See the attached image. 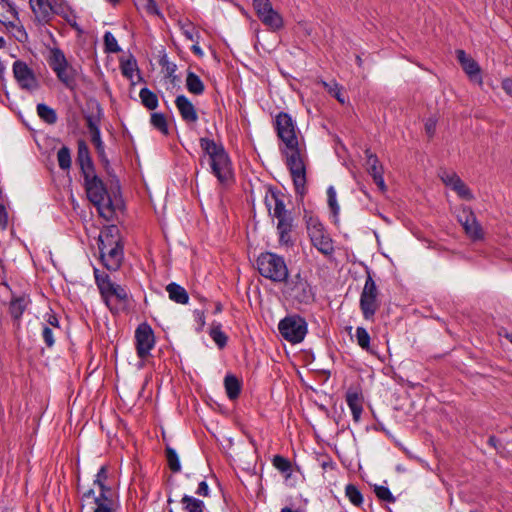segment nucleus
Wrapping results in <instances>:
<instances>
[{"label": "nucleus", "instance_id": "1", "mask_svg": "<svg viewBox=\"0 0 512 512\" xmlns=\"http://www.w3.org/2000/svg\"><path fill=\"white\" fill-rule=\"evenodd\" d=\"M274 125L277 136L284 145L281 152L286 158V165L290 171L295 192L304 195L306 192L305 151L299 144L296 123L291 115L280 112L275 117Z\"/></svg>", "mask_w": 512, "mask_h": 512}, {"label": "nucleus", "instance_id": "2", "mask_svg": "<svg viewBox=\"0 0 512 512\" xmlns=\"http://www.w3.org/2000/svg\"><path fill=\"white\" fill-rule=\"evenodd\" d=\"M199 143L203 152L201 163L204 157H208L211 173L218 181L223 185L231 183L234 177L232 162L222 143L207 137L200 138Z\"/></svg>", "mask_w": 512, "mask_h": 512}, {"label": "nucleus", "instance_id": "3", "mask_svg": "<svg viewBox=\"0 0 512 512\" xmlns=\"http://www.w3.org/2000/svg\"><path fill=\"white\" fill-rule=\"evenodd\" d=\"M100 259L109 271H117L123 262V243L117 226L111 225L100 232L98 239Z\"/></svg>", "mask_w": 512, "mask_h": 512}, {"label": "nucleus", "instance_id": "4", "mask_svg": "<svg viewBox=\"0 0 512 512\" xmlns=\"http://www.w3.org/2000/svg\"><path fill=\"white\" fill-rule=\"evenodd\" d=\"M95 283L101 297L112 313H118L128 304V293L124 287L111 281L110 277L94 269Z\"/></svg>", "mask_w": 512, "mask_h": 512}, {"label": "nucleus", "instance_id": "5", "mask_svg": "<svg viewBox=\"0 0 512 512\" xmlns=\"http://www.w3.org/2000/svg\"><path fill=\"white\" fill-rule=\"evenodd\" d=\"M29 6L38 26L50 24L56 15L63 17L68 23L75 19L70 8L61 0H29Z\"/></svg>", "mask_w": 512, "mask_h": 512}, {"label": "nucleus", "instance_id": "6", "mask_svg": "<svg viewBox=\"0 0 512 512\" xmlns=\"http://www.w3.org/2000/svg\"><path fill=\"white\" fill-rule=\"evenodd\" d=\"M84 187L88 199L92 202L103 217L113 214V202L107 188L95 171L83 175Z\"/></svg>", "mask_w": 512, "mask_h": 512}, {"label": "nucleus", "instance_id": "7", "mask_svg": "<svg viewBox=\"0 0 512 512\" xmlns=\"http://www.w3.org/2000/svg\"><path fill=\"white\" fill-rule=\"evenodd\" d=\"M256 264L261 276L277 283L287 281L289 272L283 257L271 252L261 253Z\"/></svg>", "mask_w": 512, "mask_h": 512}, {"label": "nucleus", "instance_id": "8", "mask_svg": "<svg viewBox=\"0 0 512 512\" xmlns=\"http://www.w3.org/2000/svg\"><path fill=\"white\" fill-rule=\"evenodd\" d=\"M47 62L57 79L68 89H74L77 84V70L68 63L63 51L59 48H52L49 52Z\"/></svg>", "mask_w": 512, "mask_h": 512}, {"label": "nucleus", "instance_id": "9", "mask_svg": "<svg viewBox=\"0 0 512 512\" xmlns=\"http://www.w3.org/2000/svg\"><path fill=\"white\" fill-rule=\"evenodd\" d=\"M306 227L312 245L323 255L330 256L334 253V245L331 237L326 232L323 224L317 217L305 215Z\"/></svg>", "mask_w": 512, "mask_h": 512}, {"label": "nucleus", "instance_id": "10", "mask_svg": "<svg viewBox=\"0 0 512 512\" xmlns=\"http://www.w3.org/2000/svg\"><path fill=\"white\" fill-rule=\"evenodd\" d=\"M380 305L379 290L371 274L368 272L359 300L363 318L365 320H373Z\"/></svg>", "mask_w": 512, "mask_h": 512}, {"label": "nucleus", "instance_id": "11", "mask_svg": "<svg viewBox=\"0 0 512 512\" xmlns=\"http://www.w3.org/2000/svg\"><path fill=\"white\" fill-rule=\"evenodd\" d=\"M281 336L292 344L301 343L307 332V322L299 315H290L283 318L278 324Z\"/></svg>", "mask_w": 512, "mask_h": 512}, {"label": "nucleus", "instance_id": "12", "mask_svg": "<svg viewBox=\"0 0 512 512\" xmlns=\"http://www.w3.org/2000/svg\"><path fill=\"white\" fill-rule=\"evenodd\" d=\"M252 4L257 17L270 30L278 31L283 28V18L273 9L270 0H252Z\"/></svg>", "mask_w": 512, "mask_h": 512}, {"label": "nucleus", "instance_id": "13", "mask_svg": "<svg viewBox=\"0 0 512 512\" xmlns=\"http://www.w3.org/2000/svg\"><path fill=\"white\" fill-rule=\"evenodd\" d=\"M457 219L468 238L473 241H479L484 238L483 228L470 207L461 206L457 214Z\"/></svg>", "mask_w": 512, "mask_h": 512}, {"label": "nucleus", "instance_id": "14", "mask_svg": "<svg viewBox=\"0 0 512 512\" xmlns=\"http://www.w3.org/2000/svg\"><path fill=\"white\" fill-rule=\"evenodd\" d=\"M286 288L289 296L299 303L308 304L314 300L312 287L299 273L291 281H286Z\"/></svg>", "mask_w": 512, "mask_h": 512}, {"label": "nucleus", "instance_id": "15", "mask_svg": "<svg viewBox=\"0 0 512 512\" xmlns=\"http://www.w3.org/2000/svg\"><path fill=\"white\" fill-rule=\"evenodd\" d=\"M135 344L138 357L146 359L155 345L154 332L149 324L141 323L136 328Z\"/></svg>", "mask_w": 512, "mask_h": 512}, {"label": "nucleus", "instance_id": "16", "mask_svg": "<svg viewBox=\"0 0 512 512\" xmlns=\"http://www.w3.org/2000/svg\"><path fill=\"white\" fill-rule=\"evenodd\" d=\"M13 75L21 89L32 92L39 88L35 73L24 61L13 63Z\"/></svg>", "mask_w": 512, "mask_h": 512}, {"label": "nucleus", "instance_id": "17", "mask_svg": "<svg viewBox=\"0 0 512 512\" xmlns=\"http://www.w3.org/2000/svg\"><path fill=\"white\" fill-rule=\"evenodd\" d=\"M439 178L448 187L464 200L470 201L474 199V195L470 188L462 181V179L453 171L442 169L439 171Z\"/></svg>", "mask_w": 512, "mask_h": 512}, {"label": "nucleus", "instance_id": "18", "mask_svg": "<svg viewBox=\"0 0 512 512\" xmlns=\"http://www.w3.org/2000/svg\"><path fill=\"white\" fill-rule=\"evenodd\" d=\"M98 487V495H96L95 490L93 488L88 489L82 494L81 503L90 504L92 500L94 501H119L118 495L115 491L109 486V483H96L93 484Z\"/></svg>", "mask_w": 512, "mask_h": 512}, {"label": "nucleus", "instance_id": "19", "mask_svg": "<svg viewBox=\"0 0 512 512\" xmlns=\"http://www.w3.org/2000/svg\"><path fill=\"white\" fill-rule=\"evenodd\" d=\"M283 197V194L274 190H269L265 196V204L269 213L276 219L291 214L286 210Z\"/></svg>", "mask_w": 512, "mask_h": 512}, {"label": "nucleus", "instance_id": "20", "mask_svg": "<svg viewBox=\"0 0 512 512\" xmlns=\"http://www.w3.org/2000/svg\"><path fill=\"white\" fill-rule=\"evenodd\" d=\"M457 60L459 61L461 67L465 71V73L469 76L472 81L477 82L478 84H482V77L480 75V67L478 63L466 54L464 50L456 51Z\"/></svg>", "mask_w": 512, "mask_h": 512}, {"label": "nucleus", "instance_id": "21", "mask_svg": "<svg viewBox=\"0 0 512 512\" xmlns=\"http://www.w3.org/2000/svg\"><path fill=\"white\" fill-rule=\"evenodd\" d=\"M366 167L369 174L372 176L378 188L384 192L386 191V184L383 178V167L375 154L366 150Z\"/></svg>", "mask_w": 512, "mask_h": 512}, {"label": "nucleus", "instance_id": "22", "mask_svg": "<svg viewBox=\"0 0 512 512\" xmlns=\"http://www.w3.org/2000/svg\"><path fill=\"white\" fill-rule=\"evenodd\" d=\"M175 106L184 122L196 123L198 121L196 108L185 95H178L176 97Z\"/></svg>", "mask_w": 512, "mask_h": 512}, {"label": "nucleus", "instance_id": "23", "mask_svg": "<svg viewBox=\"0 0 512 512\" xmlns=\"http://www.w3.org/2000/svg\"><path fill=\"white\" fill-rule=\"evenodd\" d=\"M346 403L351 410L353 420L359 422L363 412L362 394L357 389H348L346 392Z\"/></svg>", "mask_w": 512, "mask_h": 512}, {"label": "nucleus", "instance_id": "24", "mask_svg": "<svg viewBox=\"0 0 512 512\" xmlns=\"http://www.w3.org/2000/svg\"><path fill=\"white\" fill-rule=\"evenodd\" d=\"M77 145V161L79 163L82 175L95 171V167L86 142L83 140H79Z\"/></svg>", "mask_w": 512, "mask_h": 512}, {"label": "nucleus", "instance_id": "25", "mask_svg": "<svg viewBox=\"0 0 512 512\" xmlns=\"http://www.w3.org/2000/svg\"><path fill=\"white\" fill-rule=\"evenodd\" d=\"M120 70L122 75L134 84V76L141 79L140 72L138 69L137 61L133 55H129L127 58L122 57L120 59Z\"/></svg>", "mask_w": 512, "mask_h": 512}, {"label": "nucleus", "instance_id": "26", "mask_svg": "<svg viewBox=\"0 0 512 512\" xmlns=\"http://www.w3.org/2000/svg\"><path fill=\"white\" fill-rule=\"evenodd\" d=\"M277 231L279 234V242L281 244H289L291 242V231L293 228V218L291 214L277 219Z\"/></svg>", "mask_w": 512, "mask_h": 512}, {"label": "nucleus", "instance_id": "27", "mask_svg": "<svg viewBox=\"0 0 512 512\" xmlns=\"http://www.w3.org/2000/svg\"><path fill=\"white\" fill-rule=\"evenodd\" d=\"M18 19L16 7L8 0H0V23L6 26H14Z\"/></svg>", "mask_w": 512, "mask_h": 512}, {"label": "nucleus", "instance_id": "28", "mask_svg": "<svg viewBox=\"0 0 512 512\" xmlns=\"http://www.w3.org/2000/svg\"><path fill=\"white\" fill-rule=\"evenodd\" d=\"M166 291L169 298L178 304H187L189 301V295L187 291L177 283H169L166 286Z\"/></svg>", "mask_w": 512, "mask_h": 512}, {"label": "nucleus", "instance_id": "29", "mask_svg": "<svg viewBox=\"0 0 512 512\" xmlns=\"http://www.w3.org/2000/svg\"><path fill=\"white\" fill-rule=\"evenodd\" d=\"M273 466L283 474L285 481L292 485L290 483L292 479V464L289 459L281 456V455H275L272 459Z\"/></svg>", "mask_w": 512, "mask_h": 512}, {"label": "nucleus", "instance_id": "30", "mask_svg": "<svg viewBox=\"0 0 512 512\" xmlns=\"http://www.w3.org/2000/svg\"><path fill=\"white\" fill-rule=\"evenodd\" d=\"M28 302L29 300L26 296L13 297L11 299L9 312L13 319L19 320L22 317Z\"/></svg>", "mask_w": 512, "mask_h": 512}, {"label": "nucleus", "instance_id": "31", "mask_svg": "<svg viewBox=\"0 0 512 512\" xmlns=\"http://www.w3.org/2000/svg\"><path fill=\"white\" fill-rule=\"evenodd\" d=\"M226 394L230 400H235L241 392V382L234 375H226L224 378Z\"/></svg>", "mask_w": 512, "mask_h": 512}, {"label": "nucleus", "instance_id": "32", "mask_svg": "<svg viewBox=\"0 0 512 512\" xmlns=\"http://www.w3.org/2000/svg\"><path fill=\"white\" fill-rule=\"evenodd\" d=\"M82 508L92 509L93 512H117L119 508V501H94L92 503H81Z\"/></svg>", "mask_w": 512, "mask_h": 512}, {"label": "nucleus", "instance_id": "33", "mask_svg": "<svg viewBox=\"0 0 512 512\" xmlns=\"http://www.w3.org/2000/svg\"><path fill=\"white\" fill-rule=\"evenodd\" d=\"M186 88L194 95H201L205 90L203 81L192 71H188L186 77Z\"/></svg>", "mask_w": 512, "mask_h": 512}, {"label": "nucleus", "instance_id": "34", "mask_svg": "<svg viewBox=\"0 0 512 512\" xmlns=\"http://www.w3.org/2000/svg\"><path fill=\"white\" fill-rule=\"evenodd\" d=\"M95 109V112H91L89 114L84 115V119L89 133L99 129L101 125L103 110L98 103L95 104Z\"/></svg>", "mask_w": 512, "mask_h": 512}, {"label": "nucleus", "instance_id": "35", "mask_svg": "<svg viewBox=\"0 0 512 512\" xmlns=\"http://www.w3.org/2000/svg\"><path fill=\"white\" fill-rule=\"evenodd\" d=\"M181 504L185 512H204L205 510L204 502L193 496L184 495L181 499Z\"/></svg>", "mask_w": 512, "mask_h": 512}, {"label": "nucleus", "instance_id": "36", "mask_svg": "<svg viewBox=\"0 0 512 512\" xmlns=\"http://www.w3.org/2000/svg\"><path fill=\"white\" fill-rule=\"evenodd\" d=\"M139 97L141 99V103L147 109L155 110L158 107L157 95L147 87H144L140 90Z\"/></svg>", "mask_w": 512, "mask_h": 512}, {"label": "nucleus", "instance_id": "37", "mask_svg": "<svg viewBox=\"0 0 512 512\" xmlns=\"http://www.w3.org/2000/svg\"><path fill=\"white\" fill-rule=\"evenodd\" d=\"M37 114L47 124H55L57 122L56 111L44 103L37 105Z\"/></svg>", "mask_w": 512, "mask_h": 512}, {"label": "nucleus", "instance_id": "38", "mask_svg": "<svg viewBox=\"0 0 512 512\" xmlns=\"http://www.w3.org/2000/svg\"><path fill=\"white\" fill-rule=\"evenodd\" d=\"M150 123L155 129L159 130L162 134L167 135L169 133L167 120L163 113H152L150 117Z\"/></svg>", "mask_w": 512, "mask_h": 512}, {"label": "nucleus", "instance_id": "39", "mask_svg": "<svg viewBox=\"0 0 512 512\" xmlns=\"http://www.w3.org/2000/svg\"><path fill=\"white\" fill-rule=\"evenodd\" d=\"M322 86L327 90V92L335 97L341 104L345 103V97L342 92V87L336 81H321Z\"/></svg>", "mask_w": 512, "mask_h": 512}, {"label": "nucleus", "instance_id": "40", "mask_svg": "<svg viewBox=\"0 0 512 512\" xmlns=\"http://www.w3.org/2000/svg\"><path fill=\"white\" fill-rule=\"evenodd\" d=\"M91 137V142L95 146V149L102 161L108 162L105 154V146L101 138L100 128L89 133Z\"/></svg>", "mask_w": 512, "mask_h": 512}, {"label": "nucleus", "instance_id": "41", "mask_svg": "<svg viewBox=\"0 0 512 512\" xmlns=\"http://www.w3.org/2000/svg\"><path fill=\"white\" fill-rule=\"evenodd\" d=\"M345 495L353 505L359 507L363 504V495L355 485L348 484L345 487Z\"/></svg>", "mask_w": 512, "mask_h": 512}, {"label": "nucleus", "instance_id": "42", "mask_svg": "<svg viewBox=\"0 0 512 512\" xmlns=\"http://www.w3.org/2000/svg\"><path fill=\"white\" fill-rule=\"evenodd\" d=\"M58 165L62 170H68L71 167V151L67 146H62L57 152Z\"/></svg>", "mask_w": 512, "mask_h": 512}, {"label": "nucleus", "instance_id": "43", "mask_svg": "<svg viewBox=\"0 0 512 512\" xmlns=\"http://www.w3.org/2000/svg\"><path fill=\"white\" fill-rule=\"evenodd\" d=\"M166 459L170 470L174 473L181 471V464L177 452L170 446L166 447Z\"/></svg>", "mask_w": 512, "mask_h": 512}, {"label": "nucleus", "instance_id": "44", "mask_svg": "<svg viewBox=\"0 0 512 512\" xmlns=\"http://www.w3.org/2000/svg\"><path fill=\"white\" fill-rule=\"evenodd\" d=\"M357 344L366 351L370 350V335L364 327H357L355 332Z\"/></svg>", "mask_w": 512, "mask_h": 512}, {"label": "nucleus", "instance_id": "45", "mask_svg": "<svg viewBox=\"0 0 512 512\" xmlns=\"http://www.w3.org/2000/svg\"><path fill=\"white\" fill-rule=\"evenodd\" d=\"M181 32L187 40L193 43H199V32L191 22L181 24Z\"/></svg>", "mask_w": 512, "mask_h": 512}, {"label": "nucleus", "instance_id": "46", "mask_svg": "<svg viewBox=\"0 0 512 512\" xmlns=\"http://www.w3.org/2000/svg\"><path fill=\"white\" fill-rule=\"evenodd\" d=\"M209 334L219 348H224L226 346L228 338L226 334L221 330L220 324L213 326Z\"/></svg>", "mask_w": 512, "mask_h": 512}, {"label": "nucleus", "instance_id": "47", "mask_svg": "<svg viewBox=\"0 0 512 512\" xmlns=\"http://www.w3.org/2000/svg\"><path fill=\"white\" fill-rule=\"evenodd\" d=\"M104 47H105V52H107V53H118L121 51V48L118 45L117 39L109 31L105 32V34H104Z\"/></svg>", "mask_w": 512, "mask_h": 512}, {"label": "nucleus", "instance_id": "48", "mask_svg": "<svg viewBox=\"0 0 512 512\" xmlns=\"http://www.w3.org/2000/svg\"><path fill=\"white\" fill-rule=\"evenodd\" d=\"M374 493L377 496V498L381 501H385L388 503H394L396 501V498L393 496L390 489L386 486L376 485L374 487Z\"/></svg>", "mask_w": 512, "mask_h": 512}, {"label": "nucleus", "instance_id": "49", "mask_svg": "<svg viewBox=\"0 0 512 512\" xmlns=\"http://www.w3.org/2000/svg\"><path fill=\"white\" fill-rule=\"evenodd\" d=\"M56 332H58L56 329H52L47 325H43L42 338L48 348H51L54 345Z\"/></svg>", "mask_w": 512, "mask_h": 512}, {"label": "nucleus", "instance_id": "50", "mask_svg": "<svg viewBox=\"0 0 512 512\" xmlns=\"http://www.w3.org/2000/svg\"><path fill=\"white\" fill-rule=\"evenodd\" d=\"M327 197H328V205H329L331 211L333 212V214L336 216L339 213L340 207L337 203L336 191L333 186L328 187Z\"/></svg>", "mask_w": 512, "mask_h": 512}, {"label": "nucleus", "instance_id": "51", "mask_svg": "<svg viewBox=\"0 0 512 512\" xmlns=\"http://www.w3.org/2000/svg\"><path fill=\"white\" fill-rule=\"evenodd\" d=\"M136 5L138 6V8L146 10L149 14L158 13L157 6L154 0L137 1Z\"/></svg>", "mask_w": 512, "mask_h": 512}, {"label": "nucleus", "instance_id": "52", "mask_svg": "<svg viewBox=\"0 0 512 512\" xmlns=\"http://www.w3.org/2000/svg\"><path fill=\"white\" fill-rule=\"evenodd\" d=\"M108 466L103 465L99 468L95 478L93 480V484L96 483H107L108 482Z\"/></svg>", "mask_w": 512, "mask_h": 512}, {"label": "nucleus", "instance_id": "53", "mask_svg": "<svg viewBox=\"0 0 512 512\" xmlns=\"http://www.w3.org/2000/svg\"><path fill=\"white\" fill-rule=\"evenodd\" d=\"M47 326L51 327L52 329H56L57 331H60V325L59 320L56 314L54 313H48L46 318Z\"/></svg>", "mask_w": 512, "mask_h": 512}, {"label": "nucleus", "instance_id": "54", "mask_svg": "<svg viewBox=\"0 0 512 512\" xmlns=\"http://www.w3.org/2000/svg\"><path fill=\"white\" fill-rule=\"evenodd\" d=\"M436 124H437L436 119H434V118L427 119V121L425 123V131L429 137H432L435 134Z\"/></svg>", "mask_w": 512, "mask_h": 512}, {"label": "nucleus", "instance_id": "55", "mask_svg": "<svg viewBox=\"0 0 512 512\" xmlns=\"http://www.w3.org/2000/svg\"><path fill=\"white\" fill-rule=\"evenodd\" d=\"M210 490L207 482L205 480L201 481L198 484V488L196 490V494L199 496L207 497L209 496Z\"/></svg>", "mask_w": 512, "mask_h": 512}, {"label": "nucleus", "instance_id": "56", "mask_svg": "<svg viewBox=\"0 0 512 512\" xmlns=\"http://www.w3.org/2000/svg\"><path fill=\"white\" fill-rule=\"evenodd\" d=\"M8 224V214L4 205L0 204V227L6 228Z\"/></svg>", "mask_w": 512, "mask_h": 512}, {"label": "nucleus", "instance_id": "57", "mask_svg": "<svg viewBox=\"0 0 512 512\" xmlns=\"http://www.w3.org/2000/svg\"><path fill=\"white\" fill-rule=\"evenodd\" d=\"M502 89L512 97V79L511 78H505L502 81Z\"/></svg>", "mask_w": 512, "mask_h": 512}, {"label": "nucleus", "instance_id": "58", "mask_svg": "<svg viewBox=\"0 0 512 512\" xmlns=\"http://www.w3.org/2000/svg\"><path fill=\"white\" fill-rule=\"evenodd\" d=\"M191 50L195 55L200 57H202L204 54L201 47L199 46V43H194L193 46L191 47Z\"/></svg>", "mask_w": 512, "mask_h": 512}, {"label": "nucleus", "instance_id": "59", "mask_svg": "<svg viewBox=\"0 0 512 512\" xmlns=\"http://www.w3.org/2000/svg\"><path fill=\"white\" fill-rule=\"evenodd\" d=\"M497 442L498 439L495 436H490L488 439V444H490L493 447H496Z\"/></svg>", "mask_w": 512, "mask_h": 512}, {"label": "nucleus", "instance_id": "60", "mask_svg": "<svg viewBox=\"0 0 512 512\" xmlns=\"http://www.w3.org/2000/svg\"><path fill=\"white\" fill-rule=\"evenodd\" d=\"M321 466L325 469L327 467H333V462L331 460L322 462Z\"/></svg>", "mask_w": 512, "mask_h": 512}, {"label": "nucleus", "instance_id": "61", "mask_svg": "<svg viewBox=\"0 0 512 512\" xmlns=\"http://www.w3.org/2000/svg\"><path fill=\"white\" fill-rule=\"evenodd\" d=\"M356 63H357V65H358L359 67H361V66H362V64H363V60H362L361 56H359V55H357V56H356Z\"/></svg>", "mask_w": 512, "mask_h": 512}, {"label": "nucleus", "instance_id": "62", "mask_svg": "<svg viewBox=\"0 0 512 512\" xmlns=\"http://www.w3.org/2000/svg\"><path fill=\"white\" fill-rule=\"evenodd\" d=\"M505 337L512 344V333H507Z\"/></svg>", "mask_w": 512, "mask_h": 512}, {"label": "nucleus", "instance_id": "63", "mask_svg": "<svg viewBox=\"0 0 512 512\" xmlns=\"http://www.w3.org/2000/svg\"><path fill=\"white\" fill-rule=\"evenodd\" d=\"M5 72V66L0 61V76Z\"/></svg>", "mask_w": 512, "mask_h": 512}, {"label": "nucleus", "instance_id": "64", "mask_svg": "<svg viewBox=\"0 0 512 512\" xmlns=\"http://www.w3.org/2000/svg\"><path fill=\"white\" fill-rule=\"evenodd\" d=\"M5 46V40L3 37L0 36V48H4Z\"/></svg>", "mask_w": 512, "mask_h": 512}]
</instances>
